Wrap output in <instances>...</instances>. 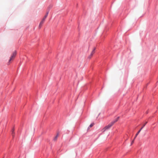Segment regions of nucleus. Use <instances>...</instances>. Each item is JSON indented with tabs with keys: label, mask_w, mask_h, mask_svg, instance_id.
<instances>
[{
	"label": "nucleus",
	"mask_w": 158,
	"mask_h": 158,
	"mask_svg": "<svg viewBox=\"0 0 158 158\" xmlns=\"http://www.w3.org/2000/svg\"><path fill=\"white\" fill-rule=\"evenodd\" d=\"M113 125V123H110L108 125L106 126L102 129L103 132L105 131L106 130L109 129L112 125Z\"/></svg>",
	"instance_id": "f03ea898"
},
{
	"label": "nucleus",
	"mask_w": 158,
	"mask_h": 158,
	"mask_svg": "<svg viewBox=\"0 0 158 158\" xmlns=\"http://www.w3.org/2000/svg\"><path fill=\"white\" fill-rule=\"evenodd\" d=\"M94 125V123H91L89 126V128H90V127H93Z\"/></svg>",
	"instance_id": "6e6552de"
},
{
	"label": "nucleus",
	"mask_w": 158,
	"mask_h": 158,
	"mask_svg": "<svg viewBox=\"0 0 158 158\" xmlns=\"http://www.w3.org/2000/svg\"><path fill=\"white\" fill-rule=\"evenodd\" d=\"M147 123V122H146L144 123V124H143V127L141 128L139 130V131L137 132V133L135 135V137H134V139L133 140H132V141L131 143V145H132V144L134 143V141L135 139V138H136V137L139 134V133L140 132V131H141V130L146 125V124Z\"/></svg>",
	"instance_id": "f257e3e1"
},
{
	"label": "nucleus",
	"mask_w": 158,
	"mask_h": 158,
	"mask_svg": "<svg viewBox=\"0 0 158 158\" xmlns=\"http://www.w3.org/2000/svg\"><path fill=\"white\" fill-rule=\"evenodd\" d=\"M47 17H45V16H44V18L43 19H44V20H45V19H46Z\"/></svg>",
	"instance_id": "f8f14e48"
},
{
	"label": "nucleus",
	"mask_w": 158,
	"mask_h": 158,
	"mask_svg": "<svg viewBox=\"0 0 158 158\" xmlns=\"http://www.w3.org/2000/svg\"><path fill=\"white\" fill-rule=\"evenodd\" d=\"M96 49V48H94L92 52H94V53L95 52V50Z\"/></svg>",
	"instance_id": "9d476101"
},
{
	"label": "nucleus",
	"mask_w": 158,
	"mask_h": 158,
	"mask_svg": "<svg viewBox=\"0 0 158 158\" xmlns=\"http://www.w3.org/2000/svg\"><path fill=\"white\" fill-rule=\"evenodd\" d=\"M14 134V129L13 130V131L12 132V134ZM13 136L14 135H13Z\"/></svg>",
	"instance_id": "ddd939ff"
},
{
	"label": "nucleus",
	"mask_w": 158,
	"mask_h": 158,
	"mask_svg": "<svg viewBox=\"0 0 158 158\" xmlns=\"http://www.w3.org/2000/svg\"><path fill=\"white\" fill-rule=\"evenodd\" d=\"M42 24H41V23H40L39 25V27L40 28H41V27L42 26Z\"/></svg>",
	"instance_id": "1a4fd4ad"
},
{
	"label": "nucleus",
	"mask_w": 158,
	"mask_h": 158,
	"mask_svg": "<svg viewBox=\"0 0 158 158\" xmlns=\"http://www.w3.org/2000/svg\"><path fill=\"white\" fill-rule=\"evenodd\" d=\"M16 55V52L15 51L12 54L9 60V62H10L11 60H13Z\"/></svg>",
	"instance_id": "7ed1b4c3"
},
{
	"label": "nucleus",
	"mask_w": 158,
	"mask_h": 158,
	"mask_svg": "<svg viewBox=\"0 0 158 158\" xmlns=\"http://www.w3.org/2000/svg\"><path fill=\"white\" fill-rule=\"evenodd\" d=\"M48 12H47L46 14L44 16H45V17H47V16H48Z\"/></svg>",
	"instance_id": "9b49d317"
},
{
	"label": "nucleus",
	"mask_w": 158,
	"mask_h": 158,
	"mask_svg": "<svg viewBox=\"0 0 158 158\" xmlns=\"http://www.w3.org/2000/svg\"><path fill=\"white\" fill-rule=\"evenodd\" d=\"M94 52H92L91 53V54L90 55V56H89V58H91V57L92 56H93V54H94Z\"/></svg>",
	"instance_id": "0eeeda50"
},
{
	"label": "nucleus",
	"mask_w": 158,
	"mask_h": 158,
	"mask_svg": "<svg viewBox=\"0 0 158 158\" xmlns=\"http://www.w3.org/2000/svg\"><path fill=\"white\" fill-rule=\"evenodd\" d=\"M119 118V117H118L114 121H113L111 123H113V124H114V123H115L118 120Z\"/></svg>",
	"instance_id": "20e7f679"
},
{
	"label": "nucleus",
	"mask_w": 158,
	"mask_h": 158,
	"mask_svg": "<svg viewBox=\"0 0 158 158\" xmlns=\"http://www.w3.org/2000/svg\"><path fill=\"white\" fill-rule=\"evenodd\" d=\"M58 134L54 138V140H55V141H56V140L57 139V138L58 137Z\"/></svg>",
	"instance_id": "39448f33"
},
{
	"label": "nucleus",
	"mask_w": 158,
	"mask_h": 158,
	"mask_svg": "<svg viewBox=\"0 0 158 158\" xmlns=\"http://www.w3.org/2000/svg\"><path fill=\"white\" fill-rule=\"evenodd\" d=\"M44 21L45 20H44V19H42V21L40 22V23H41V24H43L44 22Z\"/></svg>",
	"instance_id": "423d86ee"
}]
</instances>
